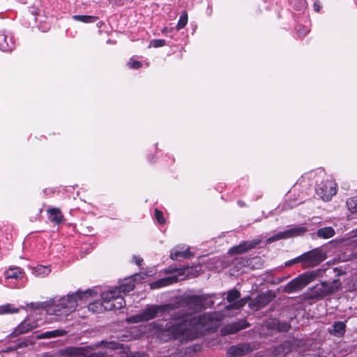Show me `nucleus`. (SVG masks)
I'll list each match as a JSON object with an SVG mask.
<instances>
[{
    "instance_id": "f257e3e1",
    "label": "nucleus",
    "mask_w": 357,
    "mask_h": 357,
    "mask_svg": "<svg viewBox=\"0 0 357 357\" xmlns=\"http://www.w3.org/2000/svg\"><path fill=\"white\" fill-rule=\"evenodd\" d=\"M225 317L221 312H213L202 315H183L172 318L169 321L153 322L150 326L156 337L167 342L172 339L193 340L199 333L215 330Z\"/></svg>"
},
{
    "instance_id": "f03ea898",
    "label": "nucleus",
    "mask_w": 357,
    "mask_h": 357,
    "mask_svg": "<svg viewBox=\"0 0 357 357\" xmlns=\"http://www.w3.org/2000/svg\"><path fill=\"white\" fill-rule=\"evenodd\" d=\"M91 295L92 290L91 289L84 291L79 290L75 294L37 303L36 305L39 306L40 309L45 310L50 315L65 317L75 311L78 305V300L85 299Z\"/></svg>"
},
{
    "instance_id": "7ed1b4c3",
    "label": "nucleus",
    "mask_w": 357,
    "mask_h": 357,
    "mask_svg": "<svg viewBox=\"0 0 357 357\" xmlns=\"http://www.w3.org/2000/svg\"><path fill=\"white\" fill-rule=\"evenodd\" d=\"M102 302L95 301L89 304V310L93 312L121 309L126 305L123 297L119 296L116 291H107L101 295Z\"/></svg>"
},
{
    "instance_id": "20e7f679",
    "label": "nucleus",
    "mask_w": 357,
    "mask_h": 357,
    "mask_svg": "<svg viewBox=\"0 0 357 357\" xmlns=\"http://www.w3.org/2000/svg\"><path fill=\"white\" fill-rule=\"evenodd\" d=\"M169 306V305H147L141 313L128 317L126 319V321L129 324H137L148 321L155 318L159 314L167 310Z\"/></svg>"
},
{
    "instance_id": "39448f33",
    "label": "nucleus",
    "mask_w": 357,
    "mask_h": 357,
    "mask_svg": "<svg viewBox=\"0 0 357 357\" xmlns=\"http://www.w3.org/2000/svg\"><path fill=\"white\" fill-rule=\"evenodd\" d=\"M326 259V252L319 247L294 258V261H300L304 268H313L320 264Z\"/></svg>"
},
{
    "instance_id": "423d86ee",
    "label": "nucleus",
    "mask_w": 357,
    "mask_h": 357,
    "mask_svg": "<svg viewBox=\"0 0 357 357\" xmlns=\"http://www.w3.org/2000/svg\"><path fill=\"white\" fill-rule=\"evenodd\" d=\"M31 308H34V312L29 315L24 321H22L13 331V336L20 335L26 333L31 330L38 328L40 324L38 320L36 318L38 314L37 310H40L39 306L35 303H30L29 305Z\"/></svg>"
},
{
    "instance_id": "0eeeda50",
    "label": "nucleus",
    "mask_w": 357,
    "mask_h": 357,
    "mask_svg": "<svg viewBox=\"0 0 357 357\" xmlns=\"http://www.w3.org/2000/svg\"><path fill=\"white\" fill-rule=\"evenodd\" d=\"M316 278L314 273L301 275L289 282L284 287V291L291 294L303 289Z\"/></svg>"
},
{
    "instance_id": "6e6552de",
    "label": "nucleus",
    "mask_w": 357,
    "mask_h": 357,
    "mask_svg": "<svg viewBox=\"0 0 357 357\" xmlns=\"http://www.w3.org/2000/svg\"><path fill=\"white\" fill-rule=\"evenodd\" d=\"M337 185L332 179H326V181H321L320 183H317L316 185V193L317 195L324 201L328 202L331 199L333 196L336 195Z\"/></svg>"
},
{
    "instance_id": "1a4fd4ad",
    "label": "nucleus",
    "mask_w": 357,
    "mask_h": 357,
    "mask_svg": "<svg viewBox=\"0 0 357 357\" xmlns=\"http://www.w3.org/2000/svg\"><path fill=\"white\" fill-rule=\"evenodd\" d=\"M306 231L307 228L305 227H296L290 228L268 238L266 239V243H271L280 239H287L291 237L301 236Z\"/></svg>"
},
{
    "instance_id": "9d476101",
    "label": "nucleus",
    "mask_w": 357,
    "mask_h": 357,
    "mask_svg": "<svg viewBox=\"0 0 357 357\" xmlns=\"http://www.w3.org/2000/svg\"><path fill=\"white\" fill-rule=\"evenodd\" d=\"M241 296L240 292L236 289L229 290L227 293V301L231 304L226 307L227 310L236 309L239 310L243 307L248 302L249 297L239 299Z\"/></svg>"
},
{
    "instance_id": "9b49d317",
    "label": "nucleus",
    "mask_w": 357,
    "mask_h": 357,
    "mask_svg": "<svg viewBox=\"0 0 357 357\" xmlns=\"http://www.w3.org/2000/svg\"><path fill=\"white\" fill-rule=\"evenodd\" d=\"M273 295L271 292L262 294L251 299L249 302V306L252 310H259L268 305L273 298Z\"/></svg>"
},
{
    "instance_id": "f8f14e48",
    "label": "nucleus",
    "mask_w": 357,
    "mask_h": 357,
    "mask_svg": "<svg viewBox=\"0 0 357 357\" xmlns=\"http://www.w3.org/2000/svg\"><path fill=\"white\" fill-rule=\"evenodd\" d=\"M15 47V41L10 33L5 30L0 31V50L8 52Z\"/></svg>"
},
{
    "instance_id": "ddd939ff",
    "label": "nucleus",
    "mask_w": 357,
    "mask_h": 357,
    "mask_svg": "<svg viewBox=\"0 0 357 357\" xmlns=\"http://www.w3.org/2000/svg\"><path fill=\"white\" fill-rule=\"evenodd\" d=\"M259 243V241H243L236 246H234L229 249L231 254H241L254 248Z\"/></svg>"
},
{
    "instance_id": "4468645a",
    "label": "nucleus",
    "mask_w": 357,
    "mask_h": 357,
    "mask_svg": "<svg viewBox=\"0 0 357 357\" xmlns=\"http://www.w3.org/2000/svg\"><path fill=\"white\" fill-rule=\"evenodd\" d=\"M251 351L249 344H241L229 347L227 350L229 357H239L243 356Z\"/></svg>"
},
{
    "instance_id": "2eb2a0df",
    "label": "nucleus",
    "mask_w": 357,
    "mask_h": 357,
    "mask_svg": "<svg viewBox=\"0 0 357 357\" xmlns=\"http://www.w3.org/2000/svg\"><path fill=\"white\" fill-rule=\"evenodd\" d=\"M135 287V285L134 280L130 278L125 279L124 281L123 282V283L119 287H116V288L112 289L111 291H116L117 295L119 296L123 297L121 295V293H123L125 294L127 293H129L130 291H131L134 289Z\"/></svg>"
},
{
    "instance_id": "dca6fc26",
    "label": "nucleus",
    "mask_w": 357,
    "mask_h": 357,
    "mask_svg": "<svg viewBox=\"0 0 357 357\" xmlns=\"http://www.w3.org/2000/svg\"><path fill=\"white\" fill-rule=\"evenodd\" d=\"M178 282V277L176 275L168 276L164 278L159 279L155 282H153L150 284L151 289H159L161 287H164L168 285H170L173 283Z\"/></svg>"
},
{
    "instance_id": "f3484780",
    "label": "nucleus",
    "mask_w": 357,
    "mask_h": 357,
    "mask_svg": "<svg viewBox=\"0 0 357 357\" xmlns=\"http://www.w3.org/2000/svg\"><path fill=\"white\" fill-rule=\"evenodd\" d=\"M249 324L245 321H241L239 322L226 326L222 329L221 333L223 335L233 334L241 329L247 328Z\"/></svg>"
},
{
    "instance_id": "a211bd4d",
    "label": "nucleus",
    "mask_w": 357,
    "mask_h": 357,
    "mask_svg": "<svg viewBox=\"0 0 357 357\" xmlns=\"http://www.w3.org/2000/svg\"><path fill=\"white\" fill-rule=\"evenodd\" d=\"M346 331V324L344 321H335L332 328H328V332L337 337H342Z\"/></svg>"
},
{
    "instance_id": "6ab92c4d",
    "label": "nucleus",
    "mask_w": 357,
    "mask_h": 357,
    "mask_svg": "<svg viewBox=\"0 0 357 357\" xmlns=\"http://www.w3.org/2000/svg\"><path fill=\"white\" fill-rule=\"evenodd\" d=\"M24 273L22 269L18 266H10L4 272L6 279L18 280L23 278Z\"/></svg>"
},
{
    "instance_id": "aec40b11",
    "label": "nucleus",
    "mask_w": 357,
    "mask_h": 357,
    "mask_svg": "<svg viewBox=\"0 0 357 357\" xmlns=\"http://www.w3.org/2000/svg\"><path fill=\"white\" fill-rule=\"evenodd\" d=\"M192 253L189 251L188 248L184 249L183 247H176L171 251V258L173 260H177L179 258H189Z\"/></svg>"
},
{
    "instance_id": "412c9836",
    "label": "nucleus",
    "mask_w": 357,
    "mask_h": 357,
    "mask_svg": "<svg viewBox=\"0 0 357 357\" xmlns=\"http://www.w3.org/2000/svg\"><path fill=\"white\" fill-rule=\"evenodd\" d=\"M327 296L324 283L315 285L310 291V296L312 298H322Z\"/></svg>"
},
{
    "instance_id": "4be33fe9",
    "label": "nucleus",
    "mask_w": 357,
    "mask_h": 357,
    "mask_svg": "<svg viewBox=\"0 0 357 357\" xmlns=\"http://www.w3.org/2000/svg\"><path fill=\"white\" fill-rule=\"evenodd\" d=\"M47 212L49 215L48 218L51 222L55 224H59L63 221V215L59 208H49Z\"/></svg>"
},
{
    "instance_id": "5701e85b",
    "label": "nucleus",
    "mask_w": 357,
    "mask_h": 357,
    "mask_svg": "<svg viewBox=\"0 0 357 357\" xmlns=\"http://www.w3.org/2000/svg\"><path fill=\"white\" fill-rule=\"evenodd\" d=\"M20 308L11 303L0 305V315L15 314L19 312Z\"/></svg>"
},
{
    "instance_id": "b1692460",
    "label": "nucleus",
    "mask_w": 357,
    "mask_h": 357,
    "mask_svg": "<svg viewBox=\"0 0 357 357\" xmlns=\"http://www.w3.org/2000/svg\"><path fill=\"white\" fill-rule=\"evenodd\" d=\"M335 232L333 227H326L320 228L317 230V234L319 238H329L335 235Z\"/></svg>"
},
{
    "instance_id": "393cba45",
    "label": "nucleus",
    "mask_w": 357,
    "mask_h": 357,
    "mask_svg": "<svg viewBox=\"0 0 357 357\" xmlns=\"http://www.w3.org/2000/svg\"><path fill=\"white\" fill-rule=\"evenodd\" d=\"M66 334V331L63 330H54L51 331H47L45 333H43L38 335V339H48L52 338L55 337L63 336Z\"/></svg>"
},
{
    "instance_id": "a878e982",
    "label": "nucleus",
    "mask_w": 357,
    "mask_h": 357,
    "mask_svg": "<svg viewBox=\"0 0 357 357\" xmlns=\"http://www.w3.org/2000/svg\"><path fill=\"white\" fill-rule=\"evenodd\" d=\"M324 283L327 296L337 291L341 287V284L338 280H333V282H324Z\"/></svg>"
},
{
    "instance_id": "bb28decb",
    "label": "nucleus",
    "mask_w": 357,
    "mask_h": 357,
    "mask_svg": "<svg viewBox=\"0 0 357 357\" xmlns=\"http://www.w3.org/2000/svg\"><path fill=\"white\" fill-rule=\"evenodd\" d=\"M51 269L49 266L38 265L33 268L32 273L38 277H45L50 274Z\"/></svg>"
},
{
    "instance_id": "cd10ccee",
    "label": "nucleus",
    "mask_w": 357,
    "mask_h": 357,
    "mask_svg": "<svg viewBox=\"0 0 357 357\" xmlns=\"http://www.w3.org/2000/svg\"><path fill=\"white\" fill-rule=\"evenodd\" d=\"M73 18L75 20L79 21L84 23H93L95 22L98 17L96 16H91V15H73Z\"/></svg>"
},
{
    "instance_id": "c85d7f7f",
    "label": "nucleus",
    "mask_w": 357,
    "mask_h": 357,
    "mask_svg": "<svg viewBox=\"0 0 357 357\" xmlns=\"http://www.w3.org/2000/svg\"><path fill=\"white\" fill-rule=\"evenodd\" d=\"M347 206L351 213H357V196L348 199Z\"/></svg>"
},
{
    "instance_id": "c756f323",
    "label": "nucleus",
    "mask_w": 357,
    "mask_h": 357,
    "mask_svg": "<svg viewBox=\"0 0 357 357\" xmlns=\"http://www.w3.org/2000/svg\"><path fill=\"white\" fill-rule=\"evenodd\" d=\"M188 23V14L186 11H183L179 18V20L178 22L176 28L178 30H180L185 27V26Z\"/></svg>"
},
{
    "instance_id": "7c9ffc66",
    "label": "nucleus",
    "mask_w": 357,
    "mask_h": 357,
    "mask_svg": "<svg viewBox=\"0 0 357 357\" xmlns=\"http://www.w3.org/2000/svg\"><path fill=\"white\" fill-rule=\"evenodd\" d=\"M278 321L275 319H268L266 321V326L268 329L277 331Z\"/></svg>"
},
{
    "instance_id": "2f4dec72",
    "label": "nucleus",
    "mask_w": 357,
    "mask_h": 357,
    "mask_svg": "<svg viewBox=\"0 0 357 357\" xmlns=\"http://www.w3.org/2000/svg\"><path fill=\"white\" fill-rule=\"evenodd\" d=\"M165 45V40L162 39H155L150 42V46L153 47H160Z\"/></svg>"
},
{
    "instance_id": "473e14b6",
    "label": "nucleus",
    "mask_w": 357,
    "mask_h": 357,
    "mask_svg": "<svg viewBox=\"0 0 357 357\" xmlns=\"http://www.w3.org/2000/svg\"><path fill=\"white\" fill-rule=\"evenodd\" d=\"M290 328V325L288 323L282 322L280 323L278 321L277 331L279 332H286Z\"/></svg>"
},
{
    "instance_id": "72a5a7b5",
    "label": "nucleus",
    "mask_w": 357,
    "mask_h": 357,
    "mask_svg": "<svg viewBox=\"0 0 357 357\" xmlns=\"http://www.w3.org/2000/svg\"><path fill=\"white\" fill-rule=\"evenodd\" d=\"M128 66L130 68L138 69L142 67V63L140 61L130 59L128 63Z\"/></svg>"
},
{
    "instance_id": "f704fd0d",
    "label": "nucleus",
    "mask_w": 357,
    "mask_h": 357,
    "mask_svg": "<svg viewBox=\"0 0 357 357\" xmlns=\"http://www.w3.org/2000/svg\"><path fill=\"white\" fill-rule=\"evenodd\" d=\"M324 172L323 170L321 169H319L317 171V172L314 173V172H310L308 174H305V176H303L302 178H305V177L307 178H311L312 176H317V177L319 178H321L323 177V176L324 175Z\"/></svg>"
},
{
    "instance_id": "c9c22d12",
    "label": "nucleus",
    "mask_w": 357,
    "mask_h": 357,
    "mask_svg": "<svg viewBox=\"0 0 357 357\" xmlns=\"http://www.w3.org/2000/svg\"><path fill=\"white\" fill-rule=\"evenodd\" d=\"M155 217L160 224L165 223V218L163 217L162 213L157 208L155 209Z\"/></svg>"
},
{
    "instance_id": "e433bc0d",
    "label": "nucleus",
    "mask_w": 357,
    "mask_h": 357,
    "mask_svg": "<svg viewBox=\"0 0 357 357\" xmlns=\"http://www.w3.org/2000/svg\"><path fill=\"white\" fill-rule=\"evenodd\" d=\"M190 301L195 303V305L197 307H199L202 305L201 299L199 297L193 296L190 298Z\"/></svg>"
},
{
    "instance_id": "4c0bfd02",
    "label": "nucleus",
    "mask_w": 357,
    "mask_h": 357,
    "mask_svg": "<svg viewBox=\"0 0 357 357\" xmlns=\"http://www.w3.org/2000/svg\"><path fill=\"white\" fill-rule=\"evenodd\" d=\"M133 259L135 261V262L138 265V266H140L141 265V263L142 262L143 259L139 257H137V256H134L133 257Z\"/></svg>"
},
{
    "instance_id": "58836bf2",
    "label": "nucleus",
    "mask_w": 357,
    "mask_h": 357,
    "mask_svg": "<svg viewBox=\"0 0 357 357\" xmlns=\"http://www.w3.org/2000/svg\"><path fill=\"white\" fill-rule=\"evenodd\" d=\"M132 357H149V356L145 353H137L135 354Z\"/></svg>"
},
{
    "instance_id": "ea45409f",
    "label": "nucleus",
    "mask_w": 357,
    "mask_h": 357,
    "mask_svg": "<svg viewBox=\"0 0 357 357\" xmlns=\"http://www.w3.org/2000/svg\"><path fill=\"white\" fill-rule=\"evenodd\" d=\"M283 346L284 345H280L276 349H275V352H276V354L277 355H280L281 354V349L283 348Z\"/></svg>"
},
{
    "instance_id": "a19ab883",
    "label": "nucleus",
    "mask_w": 357,
    "mask_h": 357,
    "mask_svg": "<svg viewBox=\"0 0 357 357\" xmlns=\"http://www.w3.org/2000/svg\"><path fill=\"white\" fill-rule=\"evenodd\" d=\"M297 262H298V261H294V259H292V260H290V261H287V262L285 263V265H286V266H291V265H292L293 264H295V263H297Z\"/></svg>"
},
{
    "instance_id": "79ce46f5",
    "label": "nucleus",
    "mask_w": 357,
    "mask_h": 357,
    "mask_svg": "<svg viewBox=\"0 0 357 357\" xmlns=\"http://www.w3.org/2000/svg\"><path fill=\"white\" fill-rule=\"evenodd\" d=\"M314 10H316L317 12L319 11L320 7H319V5L317 3L315 2L314 3Z\"/></svg>"
},
{
    "instance_id": "37998d69",
    "label": "nucleus",
    "mask_w": 357,
    "mask_h": 357,
    "mask_svg": "<svg viewBox=\"0 0 357 357\" xmlns=\"http://www.w3.org/2000/svg\"><path fill=\"white\" fill-rule=\"evenodd\" d=\"M353 286L354 289H357V276L354 279Z\"/></svg>"
},
{
    "instance_id": "c03bdc74",
    "label": "nucleus",
    "mask_w": 357,
    "mask_h": 357,
    "mask_svg": "<svg viewBox=\"0 0 357 357\" xmlns=\"http://www.w3.org/2000/svg\"><path fill=\"white\" fill-rule=\"evenodd\" d=\"M169 31V29L167 27H165V28H164V29L162 30V32L163 33H168V31Z\"/></svg>"
},
{
    "instance_id": "a18cd8bd",
    "label": "nucleus",
    "mask_w": 357,
    "mask_h": 357,
    "mask_svg": "<svg viewBox=\"0 0 357 357\" xmlns=\"http://www.w3.org/2000/svg\"><path fill=\"white\" fill-rule=\"evenodd\" d=\"M298 33H299L300 35L304 36V35H305V34H306V32H305V33H301V30H298Z\"/></svg>"
},
{
    "instance_id": "49530a36",
    "label": "nucleus",
    "mask_w": 357,
    "mask_h": 357,
    "mask_svg": "<svg viewBox=\"0 0 357 357\" xmlns=\"http://www.w3.org/2000/svg\"><path fill=\"white\" fill-rule=\"evenodd\" d=\"M28 345L26 342L22 343V346L26 347Z\"/></svg>"
},
{
    "instance_id": "de8ad7c7",
    "label": "nucleus",
    "mask_w": 357,
    "mask_h": 357,
    "mask_svg": "<svg viewBox=\"0 0 357 357\" xmlns=\"http://www.w3.org/2000/svg\"><path fill=\"white\" fill-rule=\"evenodd\" d=\"M297 204H289V206H290L291 207H294V206H296V205H297Z\"/></svg>"
},
{
    "instance_id": "09e8293b",
    "label": "nucleus",
    "mask_w": 357,
    "mask_h": 357,
    "mask_svg": "<svg viewBox=\"0 0 357 357\" xmlns=\"http://www.w3.org/2000/svg\"><path fill=\"white\" fill-rule=\"evenodd\" d=\"M282 352H283L284 354L287 353V351H284V349H283V350H282Z\"/></svg>"
}]
</instances>
